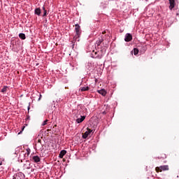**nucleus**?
<instances>
[{
  "mask_svg": "<svg viewBox=\"0 0 179 179\" xmlns=\"http://www.w3.org/2000/svg\"><path fill=\"white\" fill-rule=\"evenodd\" d=\"M43 11H44V10H45V7L43 6Z\"/></svg>",
  "mask_w": 179,
  "mask_h": 179,
  "instance_id": "b1692460",
  "label": "nucleus"
},
{
  "mask_svg": "<svg viewBox=\"0 0 179 179\" xmlns=\"http://www.w3.org/2000/svg\"><path fill=\"white\" fill-rule=\"evenodd\" d=\"M143 51H146V48L145 46H143L142 48Z\"/></svg>",
  "mask_w": 179,
  "mask_h": 179,
  "instance_id": "4be33fe9",
  "label": "nucleus"
},
{
  "mask_svg": "<svg viewBox=\"0 0 179 179\" xmlns=\"http://www.w3.org/2000/svg\"><path fill=\"white\" fill-rule=\"evenodd\" d=\"M45 16H47V10H45L43 11V17H45Z\"/></svg>",
  "mask_w": 179,
  "mask_h": 179,
  "instance_id": "412c9836",
  "label": "nucleus"
},
{
  "mask_svg": "<svg viewBox=\"0 0 179 179\" xmlns=\"http://www.w3.org/2000/svg\"><path fill=\"white\" fill-rule=\"evenodd\" d=\"M139 53V49L138 48H134V55H138V54Z\"/></svg>",
  "mask_w": 179,
  "mask_h": 179,
  "instance_id": "2eb2a0df",
  "label": "nucleus"
},
{
  "mask_svg": "<svg viewBox=\"0 0 179 179\" xmlns=\"http://www.w3.org/2000/svg\"><path fill=\"white\" fill-rule=\"evenodd\" d=\"M66 155V150H63L60 152L59 155V157H60V159H63L64 156Z\"/></svg>",
  "mask_w": 179,
  "mask_h": 179,
  "instance_id": "9d476101",
  "label": "nucleus"
},
{
  "mask_svg": "<svg viewBox=\"0 0 179 179\" xmlns=\"http://www.w3.org/2000/svg\"><path fill=\"white\" fill-rule=\"evenodd\" d=\"M103 41H104V39L103 38V35H99L98 40L96 42V45H100Z\"/></svg>",
  "mask_w": 179,
  "mask_h": 179,
  "instance_id": "423d86ee",
  "label": "nucleus"
},
{
  "mask_svg": "<svg viewBox=\"0 0 179 179\" xmlns=\"http://www.w3.org/2000/svg\"><path fill=\"white\" fill-rule=\"evenodd\" d=\"M170 6L169 9H173L174 6H176V1L175 0H169Z\"/></svg>",
  "mask_w": 179,
  "mask_h": 179,
  "instance_id": "0eeeda50",
  "label": "nucleus"
},
{
  "mask_svg": "<svg viewBox=\"0 0 179 179\" xmlns=\"http://www.w3.org/2000/svg\"><path fill=\"white\" fill-rule=\"evenodd\" d=\"M20 176H22V173H17L15 176H14L13 179H22V178H20Z\"/></svg>",
  "mask_w": 179,
  "mask_h": 179,
  "instance_id": "dca6fc26",
  "label": "nucleus"
},
{
  "mask_svg": "<svg viewBox=\"0 0 179 179\" xmlns=\"http://www.w3.org/2000/svg\"><path fill=\"white\" fill-rule=\"evenodd\" d=\"M132 40V35L131 34H127L125 35L124 41L129 43V41H131Z\"/></svg>",
  "mask_w": 179,
  "mask_h": 179,
  "instance_id": "39448f33",
  "label": "nucleus"
},
{
  "mask_svg": "<svg viewBox=\"0 0 179 179\" xmlns=\"http://www.w3.org/2000/svg\"><path fill=\"white\" fill-rule=\"evenodd\" d=\"M92 132H93V130L87 128V131H85L84 134H83V139H86L87 138V136H89L90 135V134H92Z\"/></svg>",
  "mask_w": 179,
  "mask_h": 179,
  "instance_id": "7ed1b4c3",
  "label": "nucleus"
},
{
  "mask_svg": "<svg viewBox=\"0 0 179 179\" xmlns=\"http://www.w3.org/2000/svg\"><path fill=\"white\" fill-rule=\"evenodd\" d=\"M35 15L40 16L41 15V9L40 8H37L35 9Z\"/></svg>",
  "mask_w": 179,
  "mask_h": 179,
  "instance_id": "9b49d317",
  "label": "nucleus"
},
{
  "mask_svg": "<svg viewBox=\"0 0 179 179\" xmlns=\"http://www.w3.org/2000/svg\"><path fill=\"white\" fill-rule=\"evenodd\" d=\"M1 92H2L3 93H4V92H6V88H3V89L1 90Z\"/></svg>",
  "mask_w": 179,
  "mask_h": 179,
  "instance_id": "5701e85b",
  "label": "nucleus"
},
{
  "mask_svg": "<svg viewBox=\"0 0 179 179\" xmlns=\"http://www.w3.org/2000/svg\"><path fill=\"white\" fill-rule=\"evenodd\" d=\"M90 87H81V92H87V90H90Z\"/></svg>",
  "mask_w": 179,
  "mask_h": 179,
  "instance_id": "4468645a",
  "label": "nucleus"
},
{
  "mask_svg": "<svg viewBox=\"0 0 179 179\" xmlns=\"http://www.w3.org/2000/svg\"><path fill=\"white\" fill-rule=\"evenodd\" d=\"M19 37L21 40H26V35L23 33L20 34Z\"/></svg>",
  "mask_w": 179,
  "mask_h": 179,
  "instance_id": "f8f14e48",
  "label": "nucleus"
},
{
  "mask_svg": "<svg viewBox=\"0 0 179 179\" xmlns=\"http://www.w3.org/2000/svg\"><path fill=\"white\" fill-rule=\"evenodd\" d=\"M2 164L1 163H0V166Z\"/></svg>",
  "mask_w": 179,
  "mask_h": 179,
  "instance_id": "a878e982",
  "label": "nucleus"
},
{
  "mask_svg": "<svg viewBox=\"0 0 179 179\" xmlns=\"http://www.w3.org/2000/svg\"><path fill=\"white\" fill-rule=\"evenodd\" d=\"M94 58H101L100 56L97 55V52H94Z\"/></svg>",
  "mask_w": 179,
  "mask_h": 179,
  "instance_id": "a211bd4d",
  "label": "nucleus"
},
{
  "mask_svg": "<svg viewBox=\"0 0 179 179\" xmlns=\"http://www.w3.org/2000/svg\"><path fill=\"white\" fill-rule=\"evenodd\" d=\"M76 35L74 36V39L75 40H78V41H79V37H80V26H79V24H76Z\"/></svg>",
  "mask_w": 179,
  "mask_h": 179,
  "instance_id": "f03ea898",
  "label": "nucleus"
},
{
  "mask_svg": "<svg viewBox=\"0 0 179 179\" xmlns=\"http://www.w3.org/2000/svg\"><path fill=\"white\" fill-rule=\"evenodd\" d=\"M31 160L34 162V163H40V162H41V159L37 155L31 157Z\"/></svg>",
  "mask_w": 179,
  "mask_h": 179,
  "instance_id": "20e7f679",
  "label": "nucleus"
},
{
  "mask_svg": "<svg viewBox=\"0 0 179 179\" xmlns=\"http://www.w3.org/2000/svg\"><path fill=\"white\" fill-rule=\"evenodd\" d=\"M102 34H106V31H103Z\"/></svg>",
  "mask_w": 179,
  "mask_h": 179,
  "instance_id": "393cba45",
  "label": "nucleus"
},
{
  "mask_svg": "<svg viewBox=\"0 0 179 179\" xmlns=\"http://www.w3.org/2000/svg\"><path fill=\"white\" fill-rule=\"evenodd\" d=\"M30 152H31V150H30V148H27L25 155H27V156H29Z\"/></svg>",
  "mask_w": 179,
  "mask_h": 179,
  "instance_id": "f3484780",
  "label": "nucleus"
},
{
  "mask_svg": "<svg viewBox=\"0 0 179 179\" xmlns=\"http://www.w3.org/2000/svg\"><path fill=\"white\" fill-rule=\"evenodd\" d=\"M37 138L38 143H41V139H43V134H39Z\"/></svg>",
  "mask_w": 179,
  "mask_h": 179,
  "instance_id": "ddd939ff",
  "label": "nucleus"
},
{
  "mask_svg": "<svg viewBox=\"0 0 179 179\" xmlns=\"http://www.w3.org/2000/svg\"><path fill=\"white\" fill-rule=\"evenodd\" d=\"M169 170H170V168L169 167V165L157 166L155 168L156 173H162V171H169Z\"/></svg>",
  "mask_w": 179,
  "mask_h": 179,
  "instance_id": "f257e3e1",
  "label": "nucleus"
},
{
  "mask_svg": "<svg viewBox=\"0 0 179 179\" xmlns=\"http://www.w3.org/2000/svg\"><path fill=\"white\" fill-rule=\"evenodd\" d=\"M97 93L104 96L107 94V91H106V90L104 89H101V90H97Z\"/></svg>",
  "mask_w": 179,
  "mask_h": 179,
  "instance_id": "6e6552de",
  "label": "nucleus"
},
{
  "mask_svg": "<svg viewBox=\"0 0 179 179\" xmlns=\"http://www.w3.org/2000/svg\"><path fill=\"white\" fill-rule=\"evenodd\" d=\"M47 122H48V120H45V121H43L42 124L43 127H44V125H47Z\"/></svg>",
  "mask_w": 179,
  "mask_h": 179,
  "instance_id": "6ab92c4d",
  "label": "nucleus"
},
{
  "mask_svg": "<svg viewBox=\"0 0 179 179\" xmlns=\"http://www.w3.org/2000/svg\"><path fill=\"white\" fill-rule=\"evenodd\" d=\"M24 128H26V126H24V127L22 128V131H20L18 133V135H20V134H22V132H23V131H24Z\"/></svg>",
  "mask_w": 179,
  "mask_h": 179,
  "instance_id": "aec40b11",
  "label": "nucleus"
},
{
  "mask_svg": "<svg viewBox=\"0 0 179 179\" xmlns=\"http://www.w3.org/2000/svg\"><path fill=\"white\" fill-rule=\"evenodd\" d=\"M86 118L85 116H80V118H78L76 120V122L78 124H80V122H83V121H85V119Z\"/></svg>",
  "mask_w": 179,
  "mask_h": 179,
  "instance_id": "1a4fd4ad",
  "label": "nucleus"
},
{
  "mask_svg": "<svg viewBox=\"0 0 179 179\" xmlns=\"http://www.w3.org/2000/svg\"><path fill=\"white\" fill-rule=\"evenodd\" d=\"M109 1H113V0H109Z\"/></svg>",
  "mask_w": 179,
  "mask_h": 179,
  "instance_id": "bb28decb",
  "label": "nucleus"
}]
</instances>
